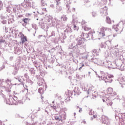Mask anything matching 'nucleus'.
Instances as JSON below:
<instances>
[{
    "instance_id": "6",
    "label": "nucleus",
    "mask_w": 125,
    "mask_h": 125,
    "mask_svg": "<svg viewBox=\"0 0 125 125\" xmlns=\"http://www.w3.org/2000/svg\"><path fill=\"white\" fill-rule=\"evenodd\" d=\"M57 2V9L58 11H61L62 8L61 7H59V4H60V0H55Z\"/></svg>"
},
{
    "instance_id": "4",
    "label": "nucleus",
    "mask_w": 125,
    "mask_h": 125,
    "mask_svg": "<svg viewBox=\"0 0 125 125\" xmlns=\"http://www.w3.org/2000/svg\"><path fill=\"white\" fill-rule=\"evenodd\" d=\"M115 30L116 32V35H113V37H116L117 35H119V34H121L122 33V31H123V29L119 26V24H117L115 27Z\"/></svg>"
},
{
    "instance_id": "14",
    "label": "nucleus",
    "mask_w": 125,
    "mask_h": 125,
    "mask_svg": "<svg viewBox=\"0 0 125 125\" xmlns=\"http://www.w3.org/2000/svg\"><path fill=\"white\" fill-rule=\"evenodd\" d=\"M61 19H62L63 21H66L68 20V18L66 16V15H63L62 17H61Z\"/></svg>"
},
{
    "instance_id": "32",
    "label": "nucleus",
    "mask_w": 125,
    "mask_h": 125,
    "mask_svg": "<svg viewBox=\"0 0 125 125\" xmlns=\"http://www.w3.org/2000/svg\"><path fill=\"white\" fill-rule=\"evenodd\" d=\"M19 17H23V16L22 15H19Z\"/></svg>"
},
{
    "instance_id": "21",
    "label": "nucleus",
    "mask_w": 125,
    "mask_h": 125,
    "mask_svg": "<svg viewBox=\"0 0 125 125\" xmlns=\"http://www.w3.org/2000/svg\"><path fill=\"white\" fill-rule=\"evenodd\" d=\"M38 91L39 93H42V92H43V90L42 89V88L41 87L38 89Z\"/></svg>"
},
{
    "instance_id": "20",
    "label": "nucleus",
    "mask_w": 125,
    "mask_h": 125,
    "mask_svg": "<svg viewBox=\"0 0 125 125\" xmlns=\"http://www.w3.org/2000/svg\"><path fill=\"white\" fill-rule=\"evenodd\" d=\"M105 29L106 28L104 27H102V28H101L100 29L101 33H104V32H105Z\"/></svg>"
},
{
    "instance_id": "2",
    "label": "nucleus",
    "mask_w": 125,
    "mask_h": 125,
    "mask_svg": "<svg viewBox=\"0 0 125 125\" xmlns=\"http://www.w3.org/2000/svg\"><path fill=\"white\" fill-rule=\"evenodd\" d=\"M66 118H67V115H66V113L64 112V114H62L59 116H55V119L56 121H58L59 122H62L63 121H65L66 120Z\"/></svg>"
},
{
    "instance_id": "30",
    "label": "nucleus",
    "mask_w": 125,
    "mask_h": 125,
    "mask_svg": "<svg viewBox=\"0 0 125 125\" xmlns=\"http://www.w3.org/2000/svg\"><path fill=\"white\" fill-rule=\"evenodd\" d=\"M92 15L93 17L95 16V13H92Z\"/></svg>"
},
{
    "instance_id": "35",
    "label": "nucleus",
    "mask_w": 125,
    "mask_h": 125,
    "mask_svg": "<svg viewBox=\"0 0 125 125\" xmlns=\"http://www.w3.org/2000/svg\"><path fill=\"white\" fill-rule=\"evenodd\" d=\"M28 15L30 16L31 15V14H28Z\"/></svg>"
},
{
    "instance_id": "7",
    "label": "nucleus",
    "mask_w": 125,
    "mask_h": 125,
    "mask_svg": "<svg viewBox=\"0 0 125 125\" xmlns=\"http://www.w3.org/2000/svg\"><path fill=\"white\" fill-rule=\"evenodd\" d=\"M6 104L8 105H13V100L12 98H10L6 100Z\"/></svg>"
},
{
    "instance_id": "8",
    "label": "nucleus",
    "mask_w": 125,
    "mask_h": 125,
    "mask_svg": "<svg viewBox=\"0 0 125 125\" xmlns=\"http://www.w3.org/2000/svg\"><path fill=\"white\" fill-rule=\"evenodd\" d=\"M106 22L107 24H112V22L114 23V21L111 20V19L109 17H106Z\"/></svg>"
},
{
    "instance_id": "17",
    "label": "nucleus",
    "mask_w": 125,
    "mask_h": 125,
    "mask_svg": "<svg viewBox=\"0 0 125 125\" xmlns=\"http://www.w3.org/2000/svg\"><path fill=\"white\" fill-rule=\"evenodd\" d=\"M81 36L84 39H85V38H87V34H85L83 32L82 33Z\"/></svg>"
},
{
    "instance_id": "13",
    "label": "nucleus",
    "mask_w": 125,
    "mask_h": 125,
    "mask_svg": "<svg viewBox=\"0 0 125 125\" xmlns=\"http://www.w3.org/2000/svg\"><path fill=\"white\" fill-rule=\"evenodd\" d=\"M41 3H42L41 6H42L44 7H45V6L47 5V4H46V3H45V1H44L43 0H41Z\"/></svg>"
},
{
    "instance_id": "16",
    "label": "nucleus",
    "mask_w": 125,
    "mask_h": 125,
    "mask_svg": "<svg viewBox=\"0 0 125 125\" xmlns=\"http://www.w3.org/2000/svg\"><path fill=\"white\" fill-rule=\"evenodd\" d=\"M93 34H95V31L94 30H92L88 33V35H91V36H93Z\"/></svg>"
},
{
    "instance_id": "27",
    "label": "nucleus",
    "mask_w": 125,
    "mask_h": 125,
    "mask_svg": "<svg viewBox=\"0 0 125 125\" xmlns=\"http://www.w3.org/2000/svg\"><path fill=\"white\" fill-rule=\"evenodd\" d=\"M123 81L124 82H125V76H124V77H123Z\"/></svg>"
},
{
    "instance_id": "24",
    "label": "nucleus",
    "mask_w": 125,
    "mask_h": 125,
    "mask_svg": "<svg viewBox=\"0 0 125 125\" xmlns=\"http://www.w3.org/2000/svg\"><path fill=\"white\" fill-rule=\"evenodd\" d=\"M74 30H79V28L78 27H77V26H76V25H74Z\"/></svg>"
},
{
    "instance_id": "29",
    "label": "nucleus",
    "mask_w": 125,
    "mask_h": 125,
    "mask_svg": "<svg viewBox=\"0 0 125 125\" xmlns=\"http://www.w3.org/2000/svg\"><path fill=\"white\" fill-rule=\"evenodd\" d=\"M82 111H83V110H82V108H80L79 112H80V113H81V112H82Z\"/></svg>"
},
{
    "instance_id": "3",
    "label": "nucleus",
    "mask_w": 125,
    "mask_h": 125,
    "mask_svg": "<svg viewBox=\"0 0 125 125\" xmlns=\"http://www.w3.org/2000/svg\"><path fill=\"white\" fill-rule=\"evenodd\" d=\"M104 93L105 95H111L114 94V90L112 87H108L106 90L104 91Z\"/></svg>"
},
{
    "instance_id": "23",
    "label": "nucleus",
    "mask_w": 125,
    "mask_h": 125,
    "mask_svg": "<svg viewBox=\"0 0 125 125\" xmlns=\"http://www.w3.org/2000/svg\"><path fill=\"white\" fill-rule=\"evenodd\" d=\"M80 64L81 65V67L79 68V70H81L83 67H84V64H83V63H81Z\"/></svg>"
},
{
    "instance_id": "33",
    "label": "nucleus",
    "mask_w": 125,
    "mask_h": 125,
    "mask_svg": "<svg viewBox=\"0 0 125 125\" xmlns=\"http://www.w3.org/2000/svg\"><path fill=\"white\" fill-rule=\"evenodd\" d=\"M2 125V122H1V121H0V125Z\"/></svg>"
},
{
    "instance_id": "19",
    "label": "nucleus",
    "mask_w": 125,
    "mask_h": 125,
    "mask_svg": "<svg viewBox=\"0 0 125 125\" xmlns=\"http://www.w3.org/2000/svg\"><path fill=\"white\" fill-rule=\"evenodd\" d=\"M107 105L108 106H112V104H113V102H112V101L111 100H109L107 102Z\"/></svg>"
},
{
    "instance_id": "26",
    "label": "nucleus",
    "mask_w": 125,
    "mask_h": 125,
    "mask_svg": "<svg viewBox=\"0 0 125 125\" xmlns=\"http://www.w3.org/2000/svg\"><path fill=\"white\" fill-rule=\"evenodd\" d=\"M83 124H84V125H86V122H85V121H83L82 122Z\"/></svg>"
},
{
    "instance_id": "12",
    "label": "nucleus",
    "mask_w": 125,
    "mask_h": 125,
    "mask_svg": "<svg viewBox=\"0 0 125 125\" xmlns=\"http://www.w3.org/2000/svg\"><path fill=\"white\" fill-rule=\"evenodd\" d=\"M84 42H83V39H80V40H79L78 42V44L79 45H82V44H83V43Z\"/></svg>"
},
{
    "instance_id": "31",
    "label": "nucleus",
    "mask_w": 125,
    "mask_h": 125,
    "mask_svg": "<svg viewBox=\"0 0 125 125\" xmlns=\"http://www.w3.org/2000/svg\"><path fill=\"white\" fill-rule=\"evenodd\" d=\"M105 12H106L105 15H108V13H107V10H105Z\"/></svg>"
},
{
    "instance_id": "22",
    "label": "nucleus",
    "mask_w": 125,
    "mask_h": 125,
    "mask_svg": "<svg viewBox=\"0 0 125 125\" xmlns=\"http://www.w3.org/2000/svg\"><path fill=\"white\" fill-rule=\"evenodd\" d=\"M97 118V115L95 114L93 115V117L91 118V121H93V118L94 119H96Z\"/></svg>"
},
{
    "instance_id": "1",
    "label": "nucleus",
    "mask_w": 125,
    "mask_h": 125,
    "mask_svg": "<svg viewBox=\"0 0 125 125\" xmlns=\"http://www.w3.org/2000/svg\"><path fill=\"white\" fill-rule=\"evenodd\" d=\"M103 78L105 83H111L113 82L114 75L112 74H104V75H103Z\"/></svg>"
},
{
    "instance_id": "10",
    "label": "nucleus",
    "mask_w": 125,
    "mask_h": 125,
    "mask_svg": "<svg viewBox=\"0 0 125 125\" xmlns=\"http://www.w3.org/2000/svg\"><path fill=\"white\" fill-rule=\"evenodd\" d=\"M27 37L26 36H23L22 38H21V43L22 44H24V42H27Z\"/></svg>"
},
{
    "instance_id": "15",
    "label": "nucleus",
    "mask_w": 125,
    "mask_h": 125,
    "mask_svg": "<svg viewBox=\"0 0 125 125\" xmlns=\"http://www.w3.org/2000/svg\"><path fill=\"white\" fill-rule=\"evenodd\" d=\"M83 30L85 31H90V30H91V28L88 27L87 26H84L83 27Z\"/></svg>"
},
{
    "instance_id": "18",
    "label": "nucleus",
    "mask_w": 125,
    "mask_h": 125,
    "mask_svg": "<svg viewBox=\"0 0 125 125\" xmlns=\"http://www.w3.org/2000/svg\"><path fill=\"white\" fill-rule=\"evenodd\" d=\"M22 21H23L24 24H27V23H28V22H29V19H28V18H25V19H24Z\"/></svg>"
},
{
    "instance_id": "34",
    "label": "nucleus",
    "mask_w": 125,
    "mask_h": 125,
    "mask_svg": "<svg viewBox=\"0 0 125 125\" xmlns=\"http://www.w3.org/2000/svg\"><path fill=\"white\" fill-rule=\"evenodd\" d=\"M2 42V41H0V43Z\"/></svg>"
},
{
    "instance_id": "5",
    "label": "nucleus",
    "mask_w": 125,
    "mask_h": 125,
    "mask_svg": "<svg viewBox=\"0 0 125 125\" xmlns=\"http://www.w3.org/2000/svg\"><path fill=\"white\" fill-rule=\"evenodd\" d=\"M102 122L103 124H109L110 121L108 117L103 115L102 116Z\"/></svg>"
},
{
    "instance_id": "11",
    "label": "nucleus",
    "mask_w": 125,
    "mask_h": 125,
    "mask_svg": "<svg viewBox=\"0 0 125 125\" xmlns=\"http://www.w3.org/2000/svg\"><path fill=\"white\" fill-rule=\"evenodd\" d=\"M41 11H42V14L45 13V12H47L46 8H45V7L41 6Z\"/></svg>"
},
{
    "instance_id": "28",
    "label": "nucleus",
    "mask_w": 125,
    "mask_h": 125,
    "mask_svg": "<svg viewBox=\"0 0 125 125\" xmlns=\"http://www.w3.org/2000/svg\"><path fill=\"white\" fill-rule=\"evenodd\" d=\"M74 92H75V93H77L78 94H79V92H77L76 91V89L74 90Z\"/></svg>"
},
{
    "instance_id": "9",
    "label": "nucleus",
    "mask_w": 125,
    "mask_h": 125,
    "mask_svg": "<svg viewBox=\"0 0 125 125\" xmlns=\"http://www.w3.org/2000/svg\"><path fill=\"white\" fill-rule=\"evenodd\" d=\"M99 36V40H100L101 38H103V37H104L105 36V33L104 32H99L98 34Z\"/></svg>"
},
{
    "instance_id": "25",
    "label": "nucleus",
    "mask_w": 125,
    "mask_h": 125,
    "mask_svg": "<svg viewBox=\"0 0 125 125\" xmlns=\"http://www.w3.org/2000/svg\"><path fill=\"white\" fill-rule=\"evenodd\" d=\"M85 24H86V21H83L82 22V25H85Z\"/></svg>"
}]
</instances>
